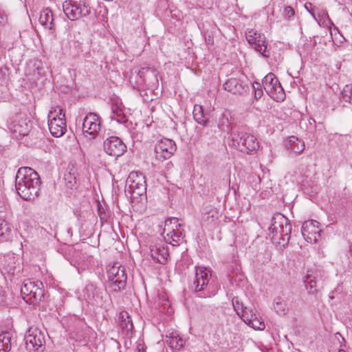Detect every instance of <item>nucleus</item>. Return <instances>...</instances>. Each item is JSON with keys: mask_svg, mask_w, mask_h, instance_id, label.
<instances>
[{"mask_svg": "<svg viewBox=\"0 0 352 352\" xmlns=\"http://www.w3.org/2000/svg\"><path fill=\"white\" fill-rule=\"evenodd\" d=\"M24 340L26 349L30 352H43L45 349L44 333L38 328H30Z\"/></svg>", "mask_w": 352, "mask_h": 352, "instance_id": "8", "label": "nucleus"}, {"mask_svg": "<svg viewBox=\"0 0 352 352\" xmlns=\"http://www.w3.org/2000/svg\"><path fill=\"white\" fill-rule=\"evenodd\" d=\"M77 173H70L65 175V180L68 188L72 189L76 183Z\"/></svg>", "mask_w": 352, "mask_h": 352, "instance_id": "35", "label": "nucleus"}, {"mask_svg": "<svg viewBox=\"0 0 352 352\" xmlns=\"http://www.w3.org/2000/svg\"><path fill=\"white\" fill-rule=\"evenodd\" d=\"M111 118L112 120H116L120 123L124 124L127 122V119L124 116L122 109L117 106L112 107V116H111Z\"/></svg>", "mask_w": 352, "mask_h": 352, "instance_id": "31", "label": "nucleus"}, {"mask_svg": "<svg viewBox=\"0 0 352 352\" xmlns=\"http://www.w3.org/2000/svg\"><path fill=\"white\" fill-rule=\"evenodd\" d=\"M340 98L348 103L352 104V84L346 85L340 94Z\"/></svg>", "mask_w": 352, "mask_h": 352, "instance_id": "33", "label": "nucleus"}, {"mask_svg": "<svg viewBox=\"0 0 352 352\" xmlns=\"http://www.w3.org/2000/svg\"><path fill=\"white\" fill-rule=\"evenodd\" d=\"M219 217V212L214 206H206L203 208L201 219L208 223L214 222Z\"/></svg>", "mask_w": 352, "mask_h": 352, "instance_id": "26", "label": "nucleus"}, {"mask_svg": "<svg viewBox=\"0 0 352 352\" xmlns=\"http://www.w3.org/2000/svg\"><path fill=\"white\" fill-rule=\"evenodd\" d=\"M181 225L177 218L169 219L165 221V227L164 233L166 232L164 239L173 245L179 244V242L183 239L182 232L177 228Z\"/></svg>", "mask_w": 352, "mask_h": 352, "instance_id": "12", "label": "nucleus"}, {"mask_svg": "<svg viewBox=\"0 0 352 352\" xmlns=\"http://www.w3.org/2000/svg\"><path fill=\"white\" fill-rule=\"evenodd\" d=\"M41 179L38 174L30 167L19 168L15 177V188L24 200H34L38 196Z\"/></svg>", "mask_w": 352, "mask_h": 352, "instance_id": "1", "label": "nucleus"}, {"mask_svg": "<svg viewBox=\"0 0 352 352\" xmlns=\"http://www.w3.org/2000/svg\"><path fill=\"white\" fill-rule=\"evenodd\" d=\"M292 228L289 220L283 214L277 213L272 218L269 230L273 234L272 239L278 240V243L285 246L290 239Z\"/></svg>", "mask_w": 352, "mask_h": 352, "instance_id": "2", "label": "nucleus"}, {"mask_svg": "<svg viewBox=\"0 0 352 352\" xmlns=\"http://www.w3.org/2000/svg\"><path fill=\"white\" fill-rule=\"evenodd\" d=\"M294 10L291 6H286L283 10V14L287 19H289L292 16H294Z\"/></svg>", "mask_w": 352, "mask_h": 352, "instance_id": "44", "label": "nucleus"}, {"mask_svg": "<svg viewBox=\"0 0 352 352\" xmlns=\"http://www.w3.org/2000/svg\"><path fill=\"white\" fill-rule=\"evenodd\" d=\"M104 152L113 157H120L126 151V146L117 136H110L106 138L103 143Z\"/></svg>", "mask_w": 352, "mask_h": 352, "instance_id": "14", "label": "nucleus"}, {"mask_svg": "<svg viewBox=\"0 0 352 352\" xmlns=\"http://www.w3.org/2000/svg\"><path fill=\"white\" fill-rule=\"evenodd\" d=\"M8 229L6 221L0 218V236H3Z\"/></svg>", "mask_w": 352, "mask_h": 352, "instance_id": "45", "label": "nucleus"}, {"mask_svg": "<svg viewBox=\"0 0 352 352\" xmlns=\"http://www.w3.org/2000/svg\"><path fill=\"white\" fill-rule=\"evenodd\" d=\"M230 135L232 145L242 153L252 154L259 148V143L253 135L239 129H234Z\"/></svg>", "mask_w": 352, "mask_h": 352, "instance_id": "4", "label": "nucleus"}, {"mask_svg": "<svg viewBox=\"0 0 352 352\" xmlns=\"http://www.w3.org/2000/svg\"><path fill=\"white\" fill-rule=\"evenodd\" d=\"M32 291L36 293V296L37 295L39 297H45L43 284L41 281L32 280L31 279L25 280L21 287V295L27 296Z\"/></svg>", "mask_w": 352, "mask_h": 352, "instance_id": "18", "label": "nucleus"}, {"mask_svg": "<svg viewBox=\"0 0 352 352\" xmlns=\"http://www.w3.org/2000/svg\"><path fill=\"white\" fill-rule=\"evenodd\" d=\"M83 298L89 304L102 306L107 293L92 283L87 284L83 289Z\"/></svg>", "mask_w": 352, "mask_h": 352, "instance_id": "11", "label": "nucleus"}, {"mask_svg": "<svg viewBox=\"0 0 352 352\" xmlns=\"http://www.w3.org/2000/svg\"><path fill=\"white\" fill-rule=\"evenodd\" d=\"M176 150L174 141L168 138L162 139L155 146V158L160 161L169 159Z\"/></svg>", "mask_w": 352, "mask_h": 352, "instance_id": "15", "label": "nucleus"}, {"mask_svg": "<svg viewBox=\"0 0 352 352\" xmlns=\"http://www.w3.org/2000/svg\"><path fill=\"white\" fill-rule=\"evenodd\" d=\"M232 305L236 314L240 316L241 312L246 307L243 303L239 300L238 297H234L232 299Z\"/></svg>", "mask_w": 352, "mask_h": 352, "instance_id": "37", "label": "nucleus"}, {"mask_svg": "<svg viewBox=\"0 0 352 352\" xmlns=\"http://www.w3.org/2000/svg\"><path fill=\"white\" fill-rule=\"evenodd\" d=\"M340 352H345V351H340Z\"/></svg>", "mask_w": 352, "mask_h": 352, "instance_id": "53", "label": "nucleus"}, {"mask_svg": "<svg viewBox=\"0 0 352 352\" xmlns=\"http://www.w3.org/2000/svg\"><path fill=\"white\" fill-rule=\"evenodd\" d=\"M126 185L129 186V192L134 199L146 195V178L142 173L131 172L126 179Z\"/></svg>", "mask_w": 352, "mask_h": 352, "instance_id": "6", "label": "nucleus"}, {"mask_svg": "<svg viewBox=\"0 0 352 352\" xmlns=\"http://www.w3.org/2000/svg\"><path fill=\"white\" fill-rule=\"evenodd\" d=\"M230 113L228 112H223L221 114L218 120V126L220 129L224 130L225 127H228L229 124Z\"/></svg>", "mask_w": 352, "mask_h": 352, "instance_id": "34", "label": "nucleus"}, {"mask_svg": "<svg viewBox=\"0 0 352 352\" xmlns=\"http://www.w3.org/2000/svg\"><path fill=\"white\" fill-rule=\"evenodd\" d=\"M225 90L233 94H242L246 91V86L238 78H231L223 84Z\"/></svg>", "mask_w": 352, "mask_h": 352, "instance_id": "20", "label": "nucleus"}, {"mask_svg": "<svg viewBox=\"0 0 352 352\" xmlns=\"http://www.w3.org/2000/svg\"><path fill=\"white\" fill-rule=\"evenodd\" d=\"M38 21L45 28L52 30L54 27V18L51 10L43 9L40 13Z\"/></svg>", "mask_w": 352, "mask_h": 352, "instance_id": "23", "label": "nucleus"}, {"mask_svg": "<svg viewBox=\"0 0 352 352\" xmlns=\"http://www.w3.org/2000/svg\"><path fill=\"white\" fill-rule=\"evenodd\" d=\"M211 277L210 271L206 267H199L196 270L195 279L190 285V289L201 298H209L213 296L217 293V289L214 288L212 283L209 280Z\"/></svg>", "mask_w": 352, "mask_h": 352, "instance_id": "3", "label": "nucleus"}, {"mask_svg": "<svg viewBox=\"0 0 352 352\" xmlns=\"http://www.w3.org/2000/svg\"><path fill=\"white\" fill-rule=\"evenodd\" d=\"M254 310L249 307H246L241 312V318L244 322H247L249 318L252 316V314L254 313Z\"/></svg>", "mask_w": 352, "mask_h": 352, "instance_id": "40", "label": "nucleus"}, {"mask_svg": "<svg viewBox=\"0 0 352 352\" xmlns=\"http://www.w3.org/2000/svg\"><path fill=\"white\" fill-rule=\"evenodd\" d=\"M45 230L51 236H56V230L52 227H50V230H47L46 228H45Z\"/></svg>", "mask_w": 352, "mask_h": 352, "instance_id": "49", "label": "nucleus"}, {"mask_svg": "<svg viewBox=\"0 0 352 352\" xmlns=\"http://www.w3.org/2000/svg\"><path fill=\"white\" fill-rule=\"evenodd\" d=\"M170 166H172V164L171 163H168L167 164V168H170Z\"/></svg>", "mask_w": 352, "mask_h": 352, "instance_id": "52", "label": "nucleus"}, {"mask_svg": "<svg viewBox=\"0 0 352 352\" xmlns=\"http://www.w3.org/2000/svg\"><path fill=\"white\" fill-rule=\"evenodd\" d=\"M25 125H26V127L24 128L22 125L21 124H15L14 126V133H19V135L20 136H25L28 134V131H29V129L28 127V124L27 123H25Z\"/></svg>", "mask_w": 352, "mask_h": 352, "instance_id": "41", "label": "nucleus"}, {"mask_svg": "<svg viewBox=\"0 0 352 352\" xmlns=\"http://www.w3.org/2000/svg\"><path fill=\"white\" fill-rule=\"evenodd\" d=\"M149 250L151 256L155 262L163 265L166 263L169 258V253L165 243L158 240L155 243L152 242Z\"/></svg>", "mask_w": 352, "mask_h": 352, "instance_id": "16", "label": "nucleus"}, {"mask_svg": "<svg viewBox=\"0 0 352 352\" xmlns=\"http://www.w3.org/2000/svg\"><path fill=\"white\" fill-rule=\"evenodd\" d=\"M205 40H206V43L208 45H212L213 44V42H214L213 37L211 36L210 35H208V36H206Z\"/></svg>", "mask_w": 352, "mask_h": 352, "instance_id": "47", "label": "nucleus"}, {"mask_svg": "<svg viewBox=\"0 0 352 352\" xmlns=\"http://www.w3.org/2000/svg\"><path fill=\"white\" fill-rule=\"evenodd\" d=\"M166 342L171 349L175 350H180L184 344V340L178 335H172L166 339Z\"/></svg>", "mask_w": 352, "mask_h": 352, "instance_id": "28", "label": "nucleus"}, {"mask_svg": "<svg viewBox=\"0 0 352 352\" xmlns=\"http://www.w3.org/2000/svg\"><path fill=\"white\" fill-rule=\"evenodd\" d=\"M262 85L259 82H254L253 84V89H254V97L256 99H259L263 96Z\"/></svg>", "mask_w": 352, "mask_h": 352, "instance_id": "42", "label": "nucleus"}, {"mask_svg": "<svg viewBox=\"0 0 352 352\" xmlns=\"http://www.w3.org/2000/svg\"><path fill=\"white\" fill-rule=\"evenodd\" d=\"M65 113L63 109L51 111L48 114V126L51 134L56 138L62 136L67 131Z\"/></svg>", "mask_w": 352, "mask_h": 352, "instance_id": "7", "label": "nucleus"}, {"mask_svg": "<svg viewBox=\"0 0 352 352\" xmlns=\"http://www.w3.org/2000/svg\"><path fill=\"white\" fill-rule=\"evenodd\" d=\"M126 279L127 275L125 269L124 270H122V272H119L113 280H109V282L111 283L110 287H111L115 292L120 291L125 287Z\"/></svg>", "mask_w": 352, "mask_h": 352, "instance_id": "25", "label": "nucleus"}, {"mask_svg": "<svg viewBox=\"0 0 352 352\" xmlns=\"http://www.w3.org/2000/svg\"><path fill=\"white\" fill-rule=\"evenodd\" d=\"M63 9L65 15L72 21L90 13V6L85 1H63Z\"/></svg>", "mask_w": 352, "mask_h": 352, "instance_id": "9", "label": "nucleus"}, {"mask_svg": "<svg viewBox=\"0 0 352 352\" xmlns=\"http://www.w3.org/2000/svg\"><path fill=\"white\" fill-rule=\"evenodd\" d=\"M285 147L287 150H291L296 154L302 153L305 148L304 142L296 136H291L285 143Z\"/></svg>", "mask_w": 352, "mask_h": 352, "instance_id": "22", "label": "nucleus"}, {"mask_svg": "<svg viewBox=\"0 0 352 352\" xmlns=\"http://www.w3.org/2000/svg\"><path fill=\"white\" fill-rule=\"evenodd\" d=\"M317 11V15L318 19L317 18V21L319 25H321L322 23H324L327 19H329V16L327 12L324 10H320L318 9L316 10V12Z\"/></svg>", "mask_w": 352, "mask_h": 352, "instance_id": "39", "label": "nucleus"}, {"mask_svg": "<svg viewBox=\"0 0 352 352\" xmlns=\"http://www.w3.org/2000/svg\"><path fill=\"white\" fill-rule=\"evenodd\" d=\"M262 85L266 93L275 101H283L285 94L278 78L272 73L267 74L262 81Z\"/></svg>", "mask_w": 352, "mask_h": 352, "instance_id": "5", "label": "nucleus"}, {"mask_svg": "<svg viewBox=\"0 0 352 352\" xmlns=\"http://www.w3.org/2000/svg\"><path fill=\"white\" fill-rule=\"evenodd\" d=\"M245 37L256 52L265 58L269 57V54H267V42L264 34L250 29L245 32Z\"/></svg>", "mask_w": 352, "mask_h": 352, "instance_id": "13", "label": "nucleus"}, {"mask_svg": "<svg viewBox=\"0 0 352 352\" xmlns=\"http://www.w3.org/2000/svg\"><path fill=\"white\" fill-rule=\"evenodd\" d=\"M193 118L198 124L206 126L208 122L209 115L204 112L202 106L196 104L194 107Z\"/></svg>", "mask_w": 352, "mask_h": 352, "instance_id": "27", "label": "nucleus"}, {"mask_svg": "<svg viewBox=\"0 0 352 352\" xmlns=\"http://www.w3.org/2000/svg\"><path fill=\"white\" fill-rule=\"evenodd\" d=\"M13 335L9 331L0 333V352H9L12 345Z\"/></svg>", "mask_w": 352, "mask_h": 352, "instance_id": "24", "label": "nucleus"}, {"mask_svg": "<svg viewBox=\"0 0 352 352\" xmlns=\"http://www.w3.org/2000/svg\"><path fill=\"white\" fill-rule=\"evenodd\" d=\"M150 78L153 79L156 84L158 83L156 72L149 67H146L142 68L138 72H132L129 80L133 87L138 89L144 86L148 87L149 85L146 84V80Z\"/></svg>", "mask_w": 352, "mask_h": 352, "instance_id": "10", "label": "nucleus"}, {"mask_svg": "<svg viewBox=\"0 0 352 352\" xmlns=\"http://www.w3.org/2000/svg\"><path fill=\"white\" fill-rule=\"evenodd\" d=\"M248 325L252 327L253 329L258 330H263L265 327L264 322L260 317H257L256 319H254L253 322Z\"/></svg>", "mask_w": 352, "mask_h": 352, "instance_id": "38", "label": "nucleus"}, {"mask_svg": "<svg viewBox=\"0 0 352 352\" xmlns=\"http://www.w3.org/2000/svg\"><path fill=\"white\" fill-rule=\"evenodd\" d=\"M120 326L122 329V333L126 336H131L133 329V324L132 322L131 317L127 311H123L120 313Z\"/></svg>", "mask_w": 352, "mask_h": 352, "instance_id": "21", "label": "nucleus"}, {"mask_svg": "<svg viewBox=\"0 0 352 352\" xmlns=\"http://www.w3.org/2000/svg\"><path fill=\"white\" fill-rule=\"evenodd\" d=\"M7 16L4 13L0 12V25H4L7 23Z\"/></svg>", "mask_w": 352, "mask_h": 352, "instance_id": "46", "label": "nucleus"}, {"mask_svg": "<svg viewBox=\"0 0 352 352\" xmlns=\"http://www.w3.org/2000/svg\"><path fill=\"white\" fill-rule=\"evenodd\" d=\"M125 268L122 266H116L113 265L111 267L107 272L108 274V279L109 281L111 280H113L115 278L116 276L120 272H122V270H124Z\"/></svg>", "mask_w": 352, "mask_h": 352, "instance_id": "36", "label": "nucleus"}, {"mask_svg": "<svg viewBox=\"0 0 352 352\" xmlns=\"http://www.w3.org/2000/svg\"><path fill=\"white\" fill-rule=\"evenodd\" d=\"M100 128V117L95 113H88L83 120L82 131L91 135L94 138Z\"/></svg>", "mask_w": 352, "mask_h": 352, "instance_id": "17", "label": "nucleus"}, {"mask_svg": "<svg viewBox=\"0 0 352 352\" xmlns=\"http://www.w3.org/2000/svg\"><path fill=\"white\" fill-rule=\"evenodd\" d=\"M305 283L306 288L310 294H316V281L315 278L311 275L308 274L306 276L305 280H304Z\"/></svg>", "mask_w": 352, "mask_h": 352, "instance_id": "32", "label": "nucleus"}, {"mask_svg": "<svg viewBox=\"0 0 352 352\" xmlns=\"http://www.w3.org/2000/svg\"><path fill=\"white\" fill-rule=\"evenodd\" d=\"M68 170H69L68 173H77L74 164H69V166H68Z\"/></svg>", "mask_w": 352, "mask_h": 352, "instance_id": "50", "label": "nucleus"}, {"mask_svg": "<svg viewBox=\"0 0 352 352\" xmlns=\"http://www.w3.org/2000/svg\"><path fill=\"white\" fill-rule=\"evenodd\" d=\"M274 307L279 315H285L287 311V304L285 301L280 296H277L274 300Z\"/></svg>", "mask_w": 352, "mask_h": 352, "instance_id": "29", "label": "nucleus"}, {"mask_svg": "<svg viewBox=\"0 0 352 352\" xmlns=\"http://www.w3.org/2000/svg\"><path fill=\"white\" fill-rule=\"evenodd\" d=\"M23 297V299L28 304L32 305H39L41 302H44L45 297H39L38 296H36V293L34 292H30V294H28L27 296H25V295H21Z\"/></svg>", "mask_w": 352, "mask_h": 352, "instance_id": "30", "label": "nucleus"}, {"mask_svg": "<svg viewBox=\"0 0 352 352\" xmlns=\"http://www.w3.org/2000/svg\"><path fill=\"white\" fill-rule=\"evenodd\" d=\"M305 8H306V10L311 14V15L312 16V17L316 20L317 21V17H316V10L314 9V8H313L312 6V3L310 2V1H307L305 3Z\"/></svg>", "mask_w": 352, "mask_h": 352, "instance_id": "43", "label": "nucleus"}, {"mask_svg": "<svg viewBox=\"0 0 352 352\" xmlns=\"http://www.w3.org/2000/svg\"><path fill=\"white\" fill-rule=\"evenodd\" d=\"M170 166H172V164L171 163H168L167 164V168H170Z\"/></svg>", "mask_w": 352, "mask_h": 352, "instance_id": "51", "label": "nucleus"}, {"mask_svg": "<svg viewBox=\"0 0 352 352\" xmlns=\"http://www.w3.org/2000/svg\"><path fill=\"white\" fill-rule=\"evenodd\" d=\"M257 317H258L256 312H254L252 314V316L251 318H248V320L247 322H245L247 324H250L251 322H253L254 319H256Z\"/></svg>", "mask_w": 352, "mask_h": 352, "instance_id": "48", "label": "nucleus"}, {"mask_svg": "<svg viewBox=\"0 0 352 352\" xmlns=\"http://www.w3.org/2000/svg\"><path fill=\"white\" fill-rule=\"evenodd\" d=\"M319 223L316 221H305L301 228V233L307 241L312 240H317V237L320 236V230L318 229Z\"/></svg>", "mask_w": 352, "mask_h": 352, "instance_id": "19", "label": "nucleus"}]
</instances>
